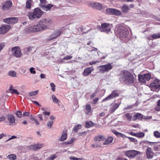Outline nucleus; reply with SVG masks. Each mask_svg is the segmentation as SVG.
Listing matches in <instances>:
<instances>
[{
	"mask_svg": "<svg viewBox=\"0 0 160 160\" xmlns=\"http://www.w3.org/2000/svg\"><path fill=\"white\" fill-rule=\"evenodd\" d=\"M43 13L40 9L36 8L34 9L33 12H28V16L30 20L36 21L42 16Z\"/></svg>",
	"mask_w": 160,
	"mask_h": 160,
	"instance_id": "nucleus-1",
	"label": "nucleus"
},
{
	"mask_svg": "<svg viewBox=\"0 0 160 160\" xmlns=\"http://www.w3.org/2000/svg\"><path fill=\"white\" fill-rule=\"evenodd\" d=\"M115 32L118 37L122 38H127L128 34V31L126 28L118 25L116 27Z\"/></svg>",
	"mask_w": 160,
	"mask_h": 160,
	"instance_id": "nucleus-2",
	"label": "nucleus"
},
{
	"mask_svg": "<svg viewBox=\"0 0 160 160\" xmlns=\"http://www.w3.org/2000/svg\"><path fill=\"white\" fill-rule=\"evenodd\" d=\"M122 80L124 83L127 84H129L133 83L134 81V78L131 73L128 71H124L121 76Z\"/></svg>",
	"mask_w": 160,
	"mask_h": 160,
	"instance_id": "nucleus-3",
	"label": "nucleus"
},
{
	"mask_svg": "<svg viewBox=\"0 0 160 160\" xmlns=\"http://www.w3.org/2000/svg\"><path fill=\"white\" fill-rule=\"evenodd\" d=\"M26 30L28 32H38L45 29L39 22L38 24L33 26L29 25L26 28Z\"/></svg>",
	"mask_w": 160,
	"mask_h": 160,
	"instance_id": "nucleus-4",
	"label": "nucleus"
},
{
	"mask_svg": "<svg viewBox=\"0 0 160 160\" xmlns=\"http://www.w3.org/2000/svg\"><path fill=\"white\" fill-rule=\"evenodd\" d=\"M40 23L41 24L45 30L48 28L49 26L52 23V21L49 18H46L42 19L40 21Z\"/></svg>",
	"mask_w": 160,
	"mask_h": 160,
	"instance_id": "nucleus-5",
	"label": "nucleus"
},
{
	"mask_svg": "<svg viewBox=\"0 0 160 160\" xmlns=\"http://www.w3.org/2000/svg\"><path fill=\"white\" fill-rule=\"evenodd\" d=\"M112 27V24L107 23H104L101 24V26L98 28L100 32L108 33L110 32Z\"/></svg>",
	"mask_w": 160,
	"mask_h": 160,
	"instance_id": "nucleus-6",
	"label": "nucleus"
},
{
	"mask_svg": "<svg viewBox=\"0 0 160 160\" xmlns=\"http://www.w3.org/2000/svg\"><path fill=\"white\" fill-rule=\"evenodd\" d=\"M149 87L152 91L158 92L160 89V81L156 79L150 84Z\"/></svg>",
	"mask_w": 160,
	"mask_h": 160,
	"instance_id": "nucleus-7",
	"label": "nucleus"
},
{
	"mask_svg": "<svg viewBox=\"0 0 160 160\" xmlns=\"http://www.w3.org/2000/svg\"><path fill=\"white\" fill-rule=\"evenodd\" d=\"M99 71L102 73H104L105 72H108L112 69V66L111 63H108V64L101 65L98 67Z\"/></svg>",
	"mask_w": 160,
	"mask_h": 160,
	"instance_id": "nucleus-8",
	"label": "nucleus"
},
{
	"mask_svg": "<svg viewBox=\"0 0 160 160\" xmlns=\"http://www.w3.org/2000/svg\"><path fill=\"white\" fill-rule=\"evenodd\" d=\"M105 11L106 13L107 14L113 15L117 16H120L122 14L120 11L113 8H107Z\"/></svg>",
	"mask_w": 160,
	"mask_h": 160,
	"instance_id": "nucleus-9",
	"label": "nucleus"
},
{
	"mask_svg": "<svg viewBox=\"0 0 160 160\" xmlns=\"http://www.w3.org/2000/svg\"><path fill=\"white\" fill-rule=\"evenodd\" d=\"M11 51L13 55L16 57L20 58L22 56V53L21 49L18 47H15L12 48Z\"/></svg>",
	"mask_w": 160,
	"mask_h": 160,
	"instance_id": "nucleus-10",
	"label": "nucleus"
},
{
	"mask_svg": "<svg viewBox=\"0 0 160 160\" xmlns=\"http://www.w3.org/2000/svg\"><path fill=\"white\" fill-rule=\"evenodd\" d=\"M119 92L118 90H114L112 91L111 94L104 99L102 102L110 100L119 95Z\"/></svg>",
	"mask_w": 160,
	"mask_h": 160,
	"instance_id": "nucleus-11",
	"label": "nucleus"
},
{
	"mask_svg": "<svg viewBox=\"0 0 160 160\" xmlns=\"http://www.w3.org/2000/svg\"><path fill=\"white\" fill-rule=\"evenodd\" d=\"M138 154V151L134 150L128 151H126L125 153L126 156L130 158L135 157Z\"/></svg>",
	"mask_w": 160,
	"mask_h": 160,
	"instance_id": "nucleus-12",
	"label": "nucleus"
},
{
	"mask_svg": "<svg viewBox=\"0 0 160 160\" xmlns=\"http://www.w3.org/2000/svg\"><path fill=\"white\" fill-rule=\"evenodd\" d=\"M18 21V19L16 17L8 18L3 19V21L9 24L16 23Z\"/></svg>",
	"mask_w": 160,
	"mask_h": 160,
	"instance_id": "nucleus-13",
	"label": "nucleus"
},
{
	"mask_svg": "<svg viewBox=\"0 0 160 160\" xmlns=\"http://www.w3.org/2000/svg\"><path fill=\"white\" fill-rule=\"evenodd\" d=\"M44 146L43 144L38 143L33 145H30L28 147V149L33 150H37L40 149Z\"/></svg>",
	"mask_w": 160,
	"mask_h": 160,
	"instance_id": "nucleus-14",
	"label": "nucleus"
},
{
	"mask_svg": "<svg viewBox=\"0 0 160 160\" xmlns=\"http://www.w3.org/2000/svg\"><path fill=\"white\" fill-rule=\"evenodd\" d=\"M61 32L59 30L55 31L48 38L49 40H51L59 37L61 34Z\"/></svg>",
	"mask_w": 160,
	"mask_h": 160,
	"instance_id": "nucleus-15",
	"label": "nucleus"
},
{
	"mask_svg": "<svg viewBox=\"0 0 160 160\" xmlns=\"http://www.w3.org/2000/svg\"><path fill=\"white\" fill-rule=\"evenodd\" d=\"M151 78V75L148 73L143 75H141V83H145L146 81H149Z\"/></svg>",
	"mask_w": 160,
	"mask_h": 160,
	"instance_id": "nucleus-16",
	"label": "nucleus"
},
{
	"mask_svg": "<svg viewBox=\"0 0 160 160\" xmlns=\"http://www.w3.org/2000/svg\"><path fill=\"white\" fill-rule=\"evenodd\" d=\"M11 26L9 25H5L0 27V34H3L6 33L10 29Z\"/></svg>",
	"mask_w": 160,
	"mask_h": 160,
	"instance_id": "nucleus-17",
	"label": "nucleus"
},
{
	"mask_svg": "<svg viewBox=\"0 0 160 160\" xmlns=\"http://www.w3.org/2000/svg\"><path fill=\"white\" fill-rule=\"evenodd\" d=\"M12 2L11 1H8L4 3L2 7V8L3 10H8L12 6Z\"/></svg>",
	"mask_w": 160,
	"mask_h": 160,
	"instance_id": "nucleus-18",
	"label": "nucleus"
},
{
	"mask_svg": "<svg viewBox=\"0 0 160 160\" xmlns=\"http://www.w3.org/2000/svg\"><path fill=\"white\" fill-rule=\"evenodd\" d=\"M120 104V103L119 104H112L109 110V112L112 113H113L118 108Z\"/></svg>",
	"mask_w": 160,
	"mask_h": 160,
	"instance_id": "nucleus-19",
	"label": "nucleus"
},
{
	"mask_svg": "<svg viewBox=\"0 0 160 160\" xmlns=\"http://www.w3.org/2000/svg\"><path fill=\"white\" fill-rule=\"evenodd\" d=\"M93 69L92 67H88L85 68L83 73V75L84 76H87L90 74L93 71Z\"/></svg>",
	"mask_w": 160,
	"mask_h": 160,
	"instance_id": "nucleus-20",
	"label": "nucleus"
},
{
	"mask_svg": "<svg viewBox=\"0 0 160 160\" xmlns=\"http://www.w3.org/2000/svg\"><path fill=\"white\" fill-rule=\"evenodd\" d=\"M53 6V5L50 4L45 5H40V7L42 10L46 11H49Z\"/></svg>",
	"mask_w": 160,
	"mask_h": 160,
	"instance_id": "nucleus-21",
	"label": "nucleus"
},
{
	"mask_svg": "<svg viewBox=\"0 0 160 160\" xmlns=\"http://www.w3.org/2000/svg\"><path fill=\"white\" fill-rule=\"evenodd\" d=\"M147 156L148 159H152L153 157V153L152 149L149 147L147 148Z\"/></svg>",
	"mask_w": 160,
	"mask_h": 160,
	"instance_id": "nucleus-22",
	"label": "nucleus"
},
{
	"mask_svg": "<svg viewBox=\"0 0 160 160\" xmlns=\"http://www.w3.org/2000/svg\"><path fill=\"white\" fill-rule=\"evenodd\" d=\"M7 118L11 124H13L15 122V119L14 116L12 114H8L6 117Z\"/></svg>",
	"mask_w": 160,
	"mask_h": 160,
	"instance_id": "nucleus-23",
	"label": "nucleus"
},
{
	"mask_svg": "<svg viewBox=\"0 0 160 160\" xmlns=\"http://www.w3.org/2000/svg\"><path fill=\"white\" fill-rule=\"evenodd\" d=\"M67 132L66 131H64L61 137L59 138L60 141L62 142L66 140L67 138Z\"/></svg>",
	"mask_w": 160,
	"mask_h": 160,
	"instance_id": "nucleus-24",
	"label": "nucleus"
},
{
	"mask_svg": "<svg viewBox=\"0 0 160 160\" xmlns=\"http://www.w3.org/2000/svg\"><path fill=\"white\" fill-rule=\"evenodd\" d=\"M122 12L124 13H128L129 10V7L126 4L123 5L121 8Z\"/></svg>",
	"mask_w": 160,
	"mask_h": 160,
	"instance_id": "nucleus-25",
	"label": "nucleus"
},
{
	"mask_svg": "<svg viewBox=\"0 0 160 160\" xmlns=\"http://www.w3.org/2000/svg\"><path fill=\"white\" fill-rule=\"evenodd\" d=\"M92 6L99 10H101L102 8V6L101 4L97 2H93Z\"/></svg>",
	"mask_w": 160,
	"mask_h": 160,
	"instance_id": "nucleus-26",
	"label": "nucleus"
},
{
	"mask_svg": "<svg viewBox=\"0 0 160 160\" xmlns=\"http://www.w3.org/2000/svg\"><path fill=\"white\" fill-rule=\"evenodd\" d=\"M106 139V138L105 136L103 135H99L97 136L95 138V140L96 141H104Z\"/></svg>",
	"mask_w": 160,
	"mask_h": 160,
	"instance_id": "nucleus-27",
	"label": "nucleus"
},
{
	"mask_svg": "<svg viewBox=\"0 0 160 160\" xmlns=\"http://www.w3.org/2000/svg\"><path fill=\"white\" fill-rule=\"evenodd\" d=\"M38 92V91L36 90L34 91H31L29 92L28 96L27 98L28 99H31L32 98H31V96H33L37 95Z\"/></svg>",
	"mask_w": 160,
	"mask_h": 160,
	"instance_id": "nucleus-28",
	"label": "nucleus"
},
{
	"mask_svg": "<svg viewBox=\"0 0 160 160\" xmlns=\"http://www.w3.org/2000/svg\"><path fill=\"white\" fill-rule=\"evenodd\" d=\"M113 138L112 137H109L106 139L104 142V145H107L112 142L113 141Z\"/></svg>",
	"mask_w": 160,
	"mask_h": 160,
	"instance_id": "nucleus-29",
	"label": "nucleus"
},
{
	"mask_svg": "<svg viewBox=\"0 0 160 160\" xmlns=\"http://www.w3.org/2000/svg\"><path fill=\"white\" fill-rule=\"evenodd\" d=\"M52 98L53 102L55 103L58 104L59 106H60L59 104L60 101L57 98L56 96L52 94Z\"/></svg>",
	"mask_w": 160,
	"mask_h": 160,
	"instance_id": "nucleus-30",
	"label": "nucleus"
},
{
	"mask_svg": "<svg viewBox=\"0 0 160 160\" xmlns=\"http://www.w3.org/2000/svg\"><path fill=\"white\" fill-rule=\"evenodd\" d=\"M32 0H27L26 2V7L27 9H30L31 8V4L32 3Z\"/></svg>",
	"mask_w": 160,
	"mask_h": 160,
	"instance_id": "nucleus-31",
	"label": "nucleus"
},
{
	"mask_svg": "<svg viewBox=\"0 0 160 160\" xmlns=\"http://www.w3.org/2000/svg\"><path fill=\"white\" fill-rule=\"evenodd\" d=\"M151 38L153 39L160 38V32L153 34L152 35Z\"/></svg>",
	"mask_w": 160,
	"mask_h": 160,
	"instance_id": "nucleus-32",
	"label": "nucleus"
},
{
	"mask_svg": "<svg viewBox=\"0 0 160 160\" xmlns=\"http://www.w3.org/2000/svg\"><path fill=\"white\" fill-rule=\"evenodd\" d=\"M112 131L113 133H114L118 137H120L123 138L125 136L124 134L118 132L115 130H112Z\"/></svg>",
	"mask_w": 160,
	"mask_h": 160,
	"instance_id": "nucleus-33",
	"label": "nucleus"
},
{
	"mask_svg": "<svg viewBox=\"0 0 160 160\" xmlns=\"http://www.w3.org/2000/svg\"><path fill=\"white\" fill-rule=\"evenodd\" d=\"M148 142L152 144L153 145V149L155 151L158 150V146L159 145H157V142Z\"/></svg>",
	"mask_w": 160,
	"mask_h": 160,
	"instance_id": "nucleus-34",
	"label": "nucleus"
},
{
	"mask_svg": "<svg viewBox=\"0 0 160 160\" xmlns=\"http://www.w3.org/2000/svg\"><path fill=\"white\" fill-rule=\"evenodd\" d=\"M94 125V123L92 121H89L86 122V127L87 128H89L93 126Z\"/></svg>",
	"mask_w": 160,
	"mask_h": 160,
	"instance_id": "nucleus-35",
	"label": "nucleus"
},
{
	"mask_svg": "<svg viewBox=\"0 0 160 160\" xmlns=\"http://www.w3.org/2000/svg\"><path fill=\"white\" fill-rule=\"evenodd\" d=\"M85 109L86 114H88L90 112H91L92 110V108L90 105L89 104L87 105Z\"/></svg>",
	"mask_w": 160,
	"mask_h": 160,
	"instance_id": "nucleus-36",
	"label": "nucleus"
},
{
	"mask_svg": "<svg viewBox=\"0 0 160 160\" xmlns=\"http://www.w3.org/2000/svg\"><path fill=\"white\" fill-rule=\"evenodd\" d=\"M8 75L11 77H15L17 76L16 72L13 71H10L8 72Z\"/></svg>",
	"mask_w": 160,
	"mask_h": 160,
	"instance_id": "nucleus-37",
	"label": "nucleus"
},
{
	"mask_svg": "<svg viewBox=\"0 0 160 160\" xmlns=\"http://www.w3.org/2000/svg\"><path fill=\"white\" fill-rule=\"evenodd\" d=\"M10 160H15L17 159V157L14 154H10L8 155V157Z\"/></svg>",
	"mask_w": 160,
	"mask_h": 160,
	"instance_id": "nucleus-38",
	"label": "nucleus"
},
{
	"mask_svg": "<svg viewBox=\"0 0 160 160\" xmlns=\"http://www.w3.org/2000/svg\"><path fill=\"white\" fill-rule=\"evenodd\" d=\"M12 87L11 86L9 90L12 93H15L17 94H19V93L17 91V90L12 88Z\"/></svg>",
	"mask_w": 160,
	"mask_h": 160,
	"instance_id": "nucleus-39",
	"label": "nucleus"
},
{
	"mask_svg": "<svg viewBox=\"0 0 160 160\" xmlns=\"http://www.w3.org/2000/svg\"><path fill=\"white\" fill-rule=\"evenodd\" d=\"M75 140V139L74 138H72L69 141H67L63 142V143L65 144H70L73 143L74 141Z\"/></svg>",
	"mask_w": 160,
	"mask_h": 160,
	"instance_id": "nucleus-40",
	"label": "nucleus"
},
{
	"mask_svg": "<svg viewBox=\"0 0 160 160\" xmlns=\"http://www.w3.org/2000/svg\"><path fill=\"white\" fill-rule=\"evenodd\" d=\"M27 50L28 52H34L35 51V48L32 46H30L28 47L27 49Z\"/></svg>",
	"mask_w": 160,
	"mask_h": 160,
	"instance_id": "nucleus-41",
	"label": "nucleus"
},
{
	"mask_svg": "<svg viewBox=\"0 0 160 160\" xmlns=\"http://www.w3.org/2000/svg\"><path fill=\"white\" fill-rule=\"evenodd\" d=\"M53 123V121L52 120L49 121L48 123L47 126L49 128H51Z\"/></svg>",
	"mask_w": 160,
	"mask_h": 160,
	"instance_id": "nucleus-42",
	"label": "nucleus"
},
{
	"mask_svg": "<svg viewBox=\"0 0 160 160\" xmlns=\"http://www.w3.org/2000/svg\"><path fill=\"white\" fill-rule=\"evenodd\" d=\"M82 127V126L80 125H78L76 127H74V130L75 132H77L78 130L80 129Z\"/></svg>",
	"mask_w": 160,
	"mask_h": 160,
	"instance_id": "nucleus-43",
	"label": "nucleus"
},
{
	"mask_svg": "<svg viewBox=\"0 0 160 160\" xmlns=\"http://www.w3.org/2000/svg\"><path fill=\"white\" fill-rule=\"evenodd\" d=\"M125 116L126 117L128 121H130L131 120L132 117L130 115V114L128 113H126L125 114Z\"/></svg>",
	"mask_w": 160,
	"mask_h": 160,
	"instance_id": "nucleus-44",
	"label": "nucleus"
},
{
	"mask_svg": "<svg viewBox=\"0 0 160 160\" xmlns=\"http://www.w3.org/2000/svg\"><path fill=\"white\" fill-rule=\"evenodd\" d=\"M153 134L154 136L156 138H160V133L158 131L154 132Z\"/></svg>",
	"mask_w": 160,
	"mask_h": 160,
	"instance_id": "nucleus-45",
	"label": "nucleus"
},
{
	"mask_svg": "<svg viewBox=\"0 0 160 160\" xmlns=\"http://www.w3.org/2000/svg\"><path fill=\"white\" fill-rule=\"evenodd\" d=\"M155 109L157 111H160V100L158 101L157 105Z\"/></svg>",
	"mask_w": 160,
	"mask_h": 160,
	"instance_id": "nucleus-46",
	"label": "nucleus"
},
{
	"mask_svg": "<svg viewBox=\"0 0 160 160\" xmlns=\"http://www.w3.org/2000/svg\"><path fill=\"white\" fill-rule=\"evenodd\" d=\"M100 62V60H96L95 61H92L90 62L89 64L90 65H92L94 64H95L97 63H98Z\"/></svg>",
	"mask_w": 160,
	"mask_h": 160,
	"instance_id": "nucleus-47",
	"label": "nucleus"
},
{
	"mask_svg": "<svg viewBox=\"0 0 160 160\" xmlns=\"http://www.w3.org/2000/svg\"><path fill=\"white\" fill-rule=\"evenodd\" d=\"M50 85L51 87H52V90L53 91H55V88L56 86L54 83H51L50 84Z\"/></svg>",
	"mask_w": 160,
	"mask_h": 160,
	"instance_id": "nucleus-48",
	"label": "nucleus"
},
{
	"mask_svg": "<svg viewBox=\"0 0 160 160\" xmlns=\"http://www.w3.org/2000/svg\"><path fill=\"white\" fill-rule=\"evenodd\" d=\"M30 71L32 74H35L36 72L35 70V68L33 67L29 69Z\"/></svg>",
	"mask_w": 160,
	"mask_h": 160,
	"instance_id": "nucleus-49",
	"label": "nucleus"
},
{
	"mask_svg": "<svg viewBox=\"0 0 160 160\" xmlns=\"http://www.w3.org/2000/svg\"><path fill=\"white\" fill-rule=\"evenodd\" d=\"M16 114L18 117L21 118L22 116V112L21 111H17L16 112Z\"/></svg>",
	"mask_w": 160,
	"mask_h": 160,
	"instance_id": "nucleus-50",
	"label": "nucleus"
},
{
	"mask_svg": "<svg viewBox=\"0 0 160 160\" xmlns=\"http://www.w3.org/2000/svg\"><path fill=\"white\" fill-rule=\"evenodd\" d=\"M56 158V156L53 154L52 155L51 157H49L48 160H53L55 158Z\"/></svg>",
	"mask_w": 160,
	"mask_h": 160,
	"instance_id": "nucleus-51",
	"label": "nucleus"
},
{
	"mask_svg": "<svg viewBox=\"0 0 160 160\" xmlns=\"http://www.w3.org/2000/svg\"><path fill=\"white\" fill-rule=\"evenodd\" d=\"M5 46V44L4 43H0V51H1Z\"/></svg>",
	"mask_w": 160,
	"mask_h": 160,
	"instance_id": "nucleus-52",
	"label": "nucleus"
},
{
	"mask_svg": "<svg viewBox=\"0 0 160 160\" xmlns=\"http://www.w3.org/2000/svg\"><path fill=\"white\" fill-rule=\"evenodd\" d=\"M41 5L45 4L47 3V1L46 0H40Z\"/></svg>",
	"mask_w": 160,
	"mask_h": 160,
	"instance_id": "nucleus-53",
	"label": "nucleus"
},
{
	"mask_svg": "<svg viewBox=\"0 0 160 160\" xmlns=\"http://www.w3.org/2000/svg\"><path fill=\"white\" fill-rule=\"evenodd\" d=\"M30 113L29 112H23V116H26L29 115Z\"/></svg>",
	"mask_w": 160,
	"mask_h": 160,
	"instance_id": "nucleus-54",
	"label": "nucleus"
},
{
	"mask_svg": "<svg viewBox=\"0 0 160 160\" xmlns=\"http://www.w3.org/2000/svg\"><path fill=\"white\" fill-rule=\"evenodd\" d=\"M140 116V114L137 113L134 116V120H136L137 118H139Z\"/></svg>",
	"mask_w": 160,
	"mask_h": 160,
	"instance_id": "nucleus-55",
	"label": "nucleus"
},
{
	"mask_svg": "<svg viewBox=\"0 0 160 160\" xmlns=\"http://www.w3.org/2000/svg\"><path fill=\"white\" fill-rule=\"evenodd\" d=\"M16 138H17L16 136H12L8 140H7L6 142L12 139H14Z\"/></svg>",
	"mask_w": 160,
	"mask_h": 160,
	"instance_id": "nucleus-56",
	"label": "nucleus"
},
{
	"mask_svg": "<svg viewBox=\"0 0 160 160\" xmlns=\"http://www.w3.org/2000/svg\"><path fill=\"white\" fill-rule=\"evenodd\" d=\"M32 102L37 106H41V105L37 101H32Z\"/></svg>",
	"mask_w": 160,
	"mask_h": 160,
	"instance_id": "nucleus-57",
	"label": "nucleus"
},
{
	"mask_svg": "<svg viewBox=\"0 0 160 160\" xmlns=\"http://www.w3.org/2000/svg\"><path fill=\"white\" fill-rule=\"evenodd\" d=\"M72 58V56H67L66 57H64L63 59L65 60H69L71 59Z\"/></svg>",
	"mask_w": 160,
	"mask_h": 160,
	"instance_id": "nucleus-58",
	"label": "nucleus"
},
{
	"mask_svg": "<svg viewBox=\"0 0 160 160\" xmlns=\"http://www.w3.org/2000/svg\"><path fill=\"white\" fill-rule=\"evenodd\" d=\"M50 112H42V114L44 115H49L50 114Z\"/></svg>",
	"mask_w": 160,
	"mask_h": 160,
	"instance_id": "nucleus-59",
	"label": "nucleus"
},
{
	"mask_svg": "<svg viewBox=\"0 0 160 160\" xmlns=\"http://www.w3.org/2000/svg\"><path fill=\"white\" fill-rule=\"evenodd\" d=\"M38 117L42 121L43 120V118H42V114H39L38 115Z\"/></svg>",
	"mask_w": 160,
	"mask_h": 160,
	"instance_id": "nucleus-60",
	"label": "nucleus"
},
{
	"mask_svg": "<svg viewBox=\"0 0 160 160\" xmlns=\"http://www.w3.org/2000/svg\"><path fill=\"white\" fill-rule=\"evenodd\" d=\"M40 77L41 78H45V75L43 73H41L40 74Z\"/></svg>",
	"mask_w": 160,
	"mask_h": 160,
	"instance_id": "nucleus-61",
	"label": "nucleus"
},
{
	"mask_svg": "<svg viewBox=\"0 0 160 160\" xmlns=\"http://www.w3.org/2000/svg\"><path fill=\"white\" fill-rule=\"evenodd\" d=\"M129 139L131 141L133 142H135L136 141V140L132 138H129Z\"/></svg>",
	"mask_w": 160,
	"mask_h": 160,
	"instance_id": "nucleus-62",
	"label": "nucleus"
},
{
	"mask_svg": "<svg viewBox=\"0 0 160 160\" xmlns=\"http://www.w3.org/2000/svg\"><path fill=\"white\" fill-rule=\"evenodd\" d=\"M21 71L23 73H25L26 72V70L23 68H21Z\"/></svg>",
	"mask_w": 160,
	"mask_h": 160,
	"instance_id": "nucleus-63",
	"label": "nucleus"
},
{
	"mask_svg": "<svg viewBox=\"0 0 160 160\" xmlns=\"http://www.w3.org/2000/svg\"><path fill=\"white\" fill-rule=\"evenodd\" d=\"M117 160H128L125 158H122L121 157H118L117 158Z\"/></svg>",
	"mask_w": 160,
	"mask_h": 160,
	"instance_id": "nucleus-64",
	"label": "nucleus"
}]
</instances>
